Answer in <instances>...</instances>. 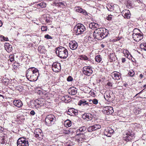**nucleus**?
I'll list each match as a JSON object with an SVG mask.
<instances>
[{"label":"nucleus","mask_w":146,"mask_h":146,"mask_svg":"<svg viewBox=\"0 0 146 146\" xmlns=\"http://www.w3.org/2000/svg\"><path fill=\"white\" fill-rule=\"evenodd\" d=\"M108 30L103 28L96 29L93 33L94 37L98 40H101L108 36Z\"/></svg>","instance_id":"nucleus-1"},{"label":"nucleus","mask_w":146,"mask_h":146,"mask_svg":"<svg viewBox=\"0 0 146 146\" xmlns=\"http://www.w3.org/2000/svg\"><path fill=\"white\" fill-rule=\"evenodd\" d=\"M56 54L60 58L63 59L66 58L68 56V53L67 50L62 46H60L56 48Z\"/></svg>","instance_id":"nucleus-2"},{"label":"nucleus","mask_w":146,"mask_h":146,"mask_svg":"<svg viewBox=\"0 0 146 146\" xmlns=\"http://www.w3.org/2000/svg\"><path fill=\"white\" fill-rule=\"evenodd\" d=\"M34 70L35 74H33L31 76V73H32V71H29L28 74L27 79L30 81H36L38 78V77L39 76V73L38 70V69H35Z\"/></svg>","instance_id":"nucleus-3"},{"label":"nucleus","mask_w":146,"mask_h":146,"mask_svg":"<svg viewBox=\"0 0 146 146\" xmlns=\"http://www.w3.org/2000/svg\"><path fill=\"white\" fill-rule=\"evenodd\" d=\"M56 121V118L53 115H48L45 119V122L46 125L50 126L54 124Z\"/></svg>","instance_id":"nucleus-4"},{"label":"nucleus","mask_w":146,"mask_h":146,"mask_svg":"<svg viewBox=\"0 0 146 146\" xmlns=\"http://www.w3.org/2000/svg\"><path fill=\"white\" fill-rule=\"evenodd\" d=\"M17 146H29V142L27 139L23 137L19 138L17 141Z\"/></svg>","instance_id":"nucleus-5"},{"label":"nucleus","mask_w":146,"mask_h":146,"mask_svg":"<svg viewBox=\"0 0 146 146\" xmlns=\"http://www.w3.org/2000/svg\"><path fill=\"white\" fill-rule=\"evenodd\" d=\"M75 29L77 35H79L83 33L85 31L86 28L83 25L78 24L76 25V27H75Z\"/></svg>","instance_id":"nucleus-6"},{"label":"nucleus","mask_w":146,"mask_h":146,"mask_svg":"<svg viewBox=\"0 0 146 146\" xmlns=\"http://www.w3.org/2000/svg\"><path fill=\"white\" fill-rule=\"evenodd\" d=\"M34 134L35 136L40 139L43 138V134L41 130L39 128L36 129L34 131Z\"/></svg>","instance_id":"nucleus-7"},{"label":"nucleus","mask_w":146,"mask_h":146,"mask_svg":"<svg viewBox=\"0 0 146 146\" xmlns=\"http://www.w3.org/2000/svg\"><path fill=\"white\" fill-rule=\"evenodd\" d=\"M82 72L84 75L88 76L90 75L93 72L92 68L89 66L84 67Z\"/></svg>","instance_id":"nucleus-8"},{"label":"nucleus","mask_w":146,"mask_h":146,"mask_svg":"<svg viewBox=\"0 0 146 146\" xmlns=\"http://www.w3.org/2000/svg\"><path fill=\"white\" fill-rule=\"evenodd\" d=\"M134 136V134L133 132L128 131L124 135L123 138L126 141H129L132 140Z\"/></svg>","instance_id":"nucleus-9"},{"label":"nucleus","mask_w":146,"mask_h":146,"mask_svg":"<svg viewBox=\"0 0 146 146\" xmlns=\"http://www.w3.org/2000/svg\"><path fill=\"white\" fill-rule=\"evenodd\" d=\"M52 69L54 72H59L61 69L60 63L57 62H54L52 65Z\"/></svg>","instance_id":"nucleus-10"},{"label":"nucleus","mask_w":146,"mask_h":146,"mask_svg":"<svg viewBox=\"0 0 146 146\" xmlns=\"http://www.w3.org/2000/svg\"><path fill=\"white\" fill-rule=\"evenodd\" d=\"M101 128V126L99 124H95L92 126L88 127L87 130L89 132H92Z\"/></svg>","instance_id":"nucleus-11"},{"label":"nucleus","mask_w":146,"mask_h":146,"mask_svg":"<svg viewBox=\"0 0 146 146\" xmlns=\"http://www.w3.org/2000/svg\"><path fill=\"white\" fill-rule=\"evenodd\" d=\"M114 132L111 128L109 127L105 129L104 131V134L105 135L108 137H110Z\"/></svg>","instance_id":"nucleus-12"},{"label":"nucleus","mask_w":146,"mask_h":146,"mask_svg":"<svg viewBox=\"0 0 146 146\" xmlns=\"http://www.w3.org/2000/svg\"><path fill=\"white\" fill-rule=\"evenodd\" d=\"M104 113L107 115L111 114L114 112L113 108L110 106H106L104 107Z\"/></svg>","instance_id":"nucleus-13"},{"label":"nucleus","mask_w":146,"mask_h":146,"mask_svg":"<svg viewBox=\"0 0 146 146\" xmlns=\"http://www.w3.org/2000/svg\"><path fill=\"white\" fill-rule=\"evenodd\" d=\"M87 130L86 127L84 126H83L77 130L76 133L78 134L79 136H84L83 134L86 132Z\"/></svg>","instance_id":"nucleus-14"},{"label":"nucleus","mask_w":146,"mask_h":146,"mask_svg":"<svg viewBox=\"0 0 146 146\" xmlns=\"http://www.w3.org/2000/svg\"><path fill=\"white\" fill-rule=\"evenodd\" d=\"M74 139L75 143L77 144H79L80 143H81L86 140L84 136H80L78 137L76 136Z\"/></svg>","instance_id":"nucleus-15"},{"label":"nucleus","mask_w":146,"mask_h":146,"mask_svg":"<svg viewBox=\"0 0 146 146\" xmlns=\"http://www.w3.org/2000/svg\"><path fill=\"white\" fill-rule=\"evenodd\" d=\"M142 33H139L135 35H132V37L134 40L137 42H139L143 38Z\"/></svg>","instance_id":"nucleus-16"},{"label":"nucleus","mask_w":146,"mask_h":146,"mask_svg":"<svg viewBox=\"0 0 146 146\" xmlns=\"http://www.w3.org/2000/svg\"><path fill=\"white\" fill-rule=\"evenodd\" d=\"M69 45L70 48L72 50L76 49L78 46L77 43L75 40L70 42Z\"/></svg>","instance_id":"nucleus-17"},{"label":"nucleus","mask_w":146,"mask_h":146,"mask_svg":"<svg viewBox=\"0 0 146 146\" xmlns=\"http://www.w3.org/2000/svg\"><path fill=\"white\" fill-rule=\"evenodd\" d=\"M74 10L76 12L83 14L85 15H88V13L85 10L82 9L79 7H75Z\"/></svg>","instance_id":"nucleus-18"},{"label":"nucleus","mask_w":146,"mask_h":146,"mask_svg":"<svg viewBox=\"0 0 146 146\" xmlns=\"http://www.w3.org/2000/svg\"><path fill=\"white\" fill-rule=\"evenodd\" d=\"M122 14L125 18L129 19L130 17V13L129 10H123L122 12Z\"/></svg>","instance_id":"nucleus-19"},{"label":"nucleus","mask_w":146,"mask_h":146,"mask_svg":"<svg viewBox=\"0 0 146 146\" xmlns=\"http://www.w3.org/2000/svg\"><path fill=\"white\" fill-rule=\"evenodd\" d=\"M111 74L112 77L114 79L118 80H119L121 78L120 73L119 72H113Z\"/></svg>","instance_id":"nucleus-20"},{"label":"nucleus","mask_w":146,"mask_h":146,"mask_svg":"<svg viewBox=\"0 0 146 146\" xmlns=\"http://www.w3.org/2000/svg\"><path fill=\"white\" fill-rule=\"evenodd\" d=\"M68 114L70 115H72L73 113L75 115H77L78 111L77 110L73 108H70L67 111Z\"/></svg>","instance_id":"nucleus-21"},{"label":"nucleus","mask_w":146,"mask_h":146,"mask_svg":"<svg viewBox=\"0 0 146 146\" xmlns=\"http://www.w3.org/2000/svg\"><path fill=\"white\" fill-rule=\"evenodd\" d=\"M13 103L14 105L18 108H20L23 105L22 102L20 100H14Z\"/></svg>","instance_id":"nucleus-22"},{"label":"nucleus","mask_w":146,"mask_h":146,"mask_svg":"<svg viewBox=\"0 0 146 146\" xmlns=\"http://www.w3.org/2000/svg\"><path fill=\"white\" fill-rule=\"evenodd\" d=\"M66 3L64 2H59L55 3V5L60 8H63L66 6Z\"/></svg>","instance_id":"nucleus-23"},{"label":"nucleus","mask_w":146,"mask_h":146,"mask_svg":"<svg viewBox=\"0 0 146 146\" xmlns=\"http://www.w3.org/2000/svg\"><path fill=\"white\" fill-rule=\"evenodd\" d=\"M104 97L107 101L108 102H110L112 100L111 98V96L110 93H106L104 95Z\"/></svg>","instance_id":"nucleus-24"},{"label":"nucleus","mask_w":146,"mask_h":146,"mask_svg":"<svg viewBox=\"0 0 146 146\" xmlns=\"http://www.w3.org/2000/svg\"><path fill=\"white\" fill-rule=\"evenodd\" d=\"M35 69H37L34 68V67H31V68H30L29 69H28L27 70V71H26V77L27 78V76L28 75V72H29H29L30 71H32V73H31V76H32V75H33V74H35V72H34V70H35Z\"/></svg>","instance_id":"nucleus-25"},{"label":"nucleus","mask_w":146,"mask_h":146,"mask_svg":"<svg viewBox=\"0 0 146 146\" xmlns=\"http://www.w3.org/2000/svg\"><path fill=\"white\" fill-rule=\"evenodd\" d=\"M5 48L7 51L8 52H11L12 50V46L11 45L8 44L5 45Z\"/></svg>","instance_id":"nucleus-26"},{"label":"nucleus","mask_w":146,"mask_h":146,"mask_svg":"<svg viewBox=\"0 0 146 146\" xmlns=\"http://www.w3.org/2000/svg\"><path fill=\"white\" fill-rule=\"evenodd\" d=\"M78 104L79 106H81L82 105L84 106L85 105L89 106L88 103L86 102V101H85L84 100H80L78 102Z\"/></svg>","instance_id":"nucleus-27"},{"label":"nucleus","mask_w":146,"mask_h":146,"mask_svg":"<svg viewBox=\"0 0 146 146\" xmlns=\"http://www.w3.org/2000/svg\"><path fill=\"white\" fill-rule=\"evenodd\" d=\"M68 93L69 94L72 95H75L77 92V91L72 88H70L68 90Z\"/></svg>","instance_id":"nucleus-28"},{"label":"nucleus","mask_w":146,"mask_h":146,"mask_svg":"<svg viewBox=\"0 0 146 146\" xmlns=\"http://www.w3.org/2000/svg\"><path fill=\"white\" fill-rule=\"evenodd\" d=\"M95 59V61L98 63L101 62L102 60L101 56L100 55L96 56Z\"/></svg>","instance_id":"nucleus-29"},{"label":"nucleus","mask_w":146,"mask_h":146,"mask_svg":"<svg viewBox=\"0 0 146 146\" xmlns=\"http://www.w3.org/2000/svg\"><path fill=\"white\" fill-rule=\"evenodd\" d=\"M44 49L45 47L44 46H39L38 48V51L40 53H42L44 51Z\"/></svg>","instance_id":"nucleus-30"},{"label":"nucleus","mask_w":146,"mask_h":146,"mask_svg":"<svg viewBox=\"0 0 146 146\" xmlns=\"http://www.w3.org/2000/svg\"><path fill=\"white\" fill-rule=\"evenodd\" d=\"M133 112L136 115H137L141 112V109L139 108H136L134 109Z\"/></svg>","instance_id":"nucleus-31"},{"label":"nucleus","mask_w":146,"mask_h":146,"mask_svg":"<svg viewBox=\"0 0 146 146\" xmlns=\"http://www.w3.org/2000/svg\"><path fill=\"white\" fill-rule=\"evenodd\" d=\"M71 121L69 120H66L64 123V125L66 127H68L71 125Z\"/></svg>","instance_id":"nucleus-32"},{"label":"nucleus","mask_w":146,"mask_h":146,"mask_svg":"<svg viewBox=\"0 0 146 146\" xmlns=\"http://www.w3.org/2000/svg\"><path fill=\"white\" fill-rule=\"evenodd\" d=\"M80 59L82 60H88V58L86 56L83 55H81L80 56Z\"/></svg>","instance_id":"nucleus-33"},{"label":"nucleus","mask_w":146,"mask_h":146,"mask_svg":"<svg viewBox=\"0 0 146 146\" xmlns=\"http://www.w3.org/2000/svg\"><path fill=\"white\" fill-rule=\"evenodd\" d=\"M140 31L137 29L135 28L133 31V34L132 35H135L139 34L140 33Z\"/></svg>","instance_id":"nucleus-34"},{"label":"nucleus","mask_w":146,"mask_h":146,"mask_svg":"<svg viewBox=\"0 0 146 146\" xmlns=\"http://www.w3.org/2000/svg\"><path fill=\"white\" fill-rule=\"evenodd\" d=\"M95 23H90L89 25V27L90 28H91L92 29L96 30L95 27Z\"/></svg>","instance_id":"nucleus-35"},{"label":"nucleus","mask_w":146,"mask_h":146,"mask_svg":"<svg viewBox=\"0 0 146 146\" xmlns=\"http://www.w3.org/2000/svg\"><path fill=\"white\" fill-rule=\"evenodd\" d=\"M86 118H87L89 120H91L92 119L93 117V116L90 113H87L86 114L85 116Z\"/></svg>","instance_id":"nucleus-36"},{"label":"nucleus","mask_w":146,"mask_h":146,"mask_svg":"<svg viewBox=\"0 0 146 146\" xmlns=\"http://www.w3.org/2000/svg\"><path fill=\"white\" fill-rule=\"evenodd\" d=\"M134 74L135 73L134 71L133 70H131L128 72L127 74V76H130L132 77L133 76Z\"/></svg>","instance_id":"nucleus-37"},{"label":"nucleus","mask_w":146,"mask_h":146,"mask_svg":"<svg viewBox=\"0 0 146 146\" xmlns=\"http://www.w3.org/2000/svg\"><path fill=\"white\" fill-rule=\"evenodd\" d=\"M113 4H111L108 6L107 8L108 10L110 11H113Z\"/></svg>","instance_id":"nucleus-38"},{"label":"nucleus","mask_w":146,"mask_h":146,"mask_svg":"<svg viewBox=\"0 0 146 146\" xmlns=\"http://www.w3.org/2000/svg\"><path fill=\"white\" fill-rule=\"evenodd\" d=\"M126 6L128 8L130 9L131 8L132 5L130 1H128L126 3Z\"/></svg>","instance_id":"nucleus-39"},{"label":"nucleus","mask_w":146,"mask_h":146,"mask_svg":"<svg viewBox=\"0 0 146 146\" xmlns=\"http://www.w3.org/2000/svg\"><path fill=\"white\" fill-rule=\"evenodd\" d=\"M140 46L141 48L143 49L146 50V44L145 43L141 44Z\"/></svg>","instance_id":"nucleus-40"},{"label":"nucleus","mask_w":146,"mask_h":146,"mask_svg":"<svg viewBox=\"0 0 146 146\" xmlns=\"http://www.w3.org/2000/svg\"><path fill=\"white\" fill-rule=\"evenodd\" d=\"M46 6V4L43 1L40 3V7L41 8H44Z\"/></svg>","instance_id":"nucleus-41"},{"label":"nucleus","mask_w":146,"mask_h":146,"mask_svg":"<svg viewBox=\"0 0 146 146\" xmlns=\"http://www.w3.org/2000/svg\"><path fill=\"white\" fill-rule=\"evenodd\" d=\"M118 6L116 5H113V11H116L117 10V9H118Z\"/></svg>","instance_id":"nucleus-42"},{"label":"nucleus","mask_w":146,"mask_h":146,"mask_svg":"<svg viewBox=\"0 0 146 146\" xmlns=\"http://www.w3.org/2000/svg\"><path fill=\"white\" fill-rule=\"evenodd\" d=\"M44 38L47 39H52V37L48 34L44 36Z\"/></svg>","instance_id":"nucleus-43"},{"label":"nucleus","mask_w":146,"mask_h":146,"mask_svg":"<svg viewBox=\"0 0 146 146\" xmlns=\"http://www.w3.org/2000/svg\"><path fill=\"white\" fill-rule=\"evenodd\" d=\"M112 16L111 15H109L106 19L109 21H111L112 19Z\"/></svg>","instance_id":"nucleus-44"},{"label":"nucleus","mask_w":146,"mask_h":146,"mask_svg":"<svg viewBox=\"0 0 146 146\" xmlns=\"http://www.w3.org/2000/svg\"><path fill=\"white\" fill-rule=\"evenodd\" d=\"M47 27L46 26H42L41 28V30L42 31H47Z\"/></svg>","instance_id":"nucleus-45"},{"label":"nucleus","mask_w":146,"mask_h":146,"mask_svg":"<svg viewBox=\"0 0 146 146\" xmlns=\"http://www.w3.org/2000/svg\"><path fill=\"white\" fill-rule=\"evenodd\" d=\"M1 37L3 39H2L1 40L2 41H7L8 40V39L7 37H5L4 36H1Z\"/></svg>","instance_id":"nucleus-46"},{"label":"nucleus","mask_w":146,"mask_h":146,"mask_svg":"<svg viewBox=\"0 0 146 146\" xmlns=\"http://www.w3.org/2000/svg\"><path fill=\"white\" fill-rule=\"evenodd\" d=\"M1 143L2 144H4L7 143L4 137L2 138V139H1Z\"/></svg>","instance_id":"nucleus-47"},{"label":"nucleus","mask_w":146,"mask_h":146,"mask_svg":"<svg viewBox=\"0 0 146 146\" xmlns=\"http://www.w3.org/2000/svg\"><path fill=\"white\" fill-rule=\"evenodd\" d=\"M92 102L94 104H96L98 103V100L96 99H94L92 100Z\"/></svg>","instance_id":"nucleus-48"},{"label":"nucleus","mask_w":146,"mask_h":146,"mask_svg":"<svg viewBox=\"0 0 146 146\" xmlns=\"http://www.w3.org/2000/svg\"><path fill=\"white\" fill-rule=\"evenodd\" d=\"M67 80L68 81H71L73 80V78L71 76H69L67 78Z\"/></svg>","instance_id":"nucleus-49"},{"label":"nucleus","mask_w":146,"mask_h":146,"mask_svg":"<svg viewBox=\"0 0 146 146\" xmlns=\"http://www.w3.org/2000/svg\"><path fill=\"white\" fill-rule=\"evenodd\" d=\"M10 61L11 62H12L14 60V58L13 56L12 55H10Z\"/></svg>","instance_id":"nucleus-50"},{"label":"nucleus","mask_w":146,"mask_h":146,"mask_svg":"<svg viewBox=\"0 0 146 146\" xmlns=\"http://www.w3.org/2000/svg\"><path fill=\"white\" fill-rule=\"evenodd\" d=\"M107 85L109 86L112 87V83L111 82H108L107 83Z\"/></svg>","instance_id":"nucleus-51"},{"label":"nucleus","mask_w":146,"mask_h":146,"mask_svg":"<svg viewBox=\"0 0 146 146\" xmlns=\"http://www.w3.org/2000/svg\"><path fill=\"white\" fill-rule=\"evenodd\" d=\"M30 114L32 115H34L35 114V112L34 110H33L31 111L30 112Z\"/></svg>","instance_id":"nucleus-52"},{"label":"nucleus","mask_w":146,"mask_h":146,"mask_svg":"<svg viewBox=\"0 0 146 146\" xmlns=\"http://www.w3.org/2000/svg\"><path fill=\"white\" fill-rule=\"evenodd\" d=\"M95 29H97V28H98L99 27V25L97 23H95Z\"/></svg>","instance_id":"nucleus-53"},{"label":"nucleus","mask_w":146,"mask_h":146,"mask_svg":"<svg viewBox=\"0 0 146 146\" xmlns=\"http://www.w3.org/2000/svg\"><path fill=\"white\" fill-rule=\"evenodd\" d=\"M123 52H125V53H126V54L127 55V56H129V52L127 51V50H125V51H123Z\"/></svg>","instance_id":"nucleus-54"},{"label":"nucleus","mask_w":146,"mask_h":146,"mask_svg":"<svg viewBox=\"0 0 146 146\" xmlns=\"http://www.w3.org/2000/svg\"><path fill=\"white\" fill-rule=\"evenodd\" d=\"M122 62H124L125 61V58H122Z\"/></svg>","instance_id":"nucleus-55"},{"label":"nucleus","mask_w":146,"mask_h":146,"mask_svg":"<svg viewBox=\"0 0 146 146\" xmlns=\"http://www.w3.org/2000/svg\"><path fill=\"white\" fill-rule=\"evenodd\" d=\"M36 7H40V3H39L36 5Z\"/></svg>","instance_id":"nucleus-56"},{"label":"nucleus","mask_w":146,"mask_h":146,"mask_svg":"<svg viewBox=\"0 0 146 146\" xmlns=\"http://www.w3.org/2000/svg\"><path fill=\"white\" fill-rule=\"evenodd\" d=\"M3 24L2 23L1 21L0 20V27H1L2 26Z\"/></svg>","instance_id":"nucleus-57"},{"label":"nucleus","mask_w":146,"mask_h":146,"mask_svg":"<svg viewBox=\"0 0 146 146\" xmlns=\"http://www.w3.org/2000/svg\"><path fill=\"white\" fill-rule=\"evenodd\" d=\"M143 75H142V74H140V75H139V77L141 78H142L143 77Z\"/></svg>","instance_id":"nucleus-58"},{"label":"nucleus","mask_w":146,"mask_h":146,"mask_svg":"<svg viewBox=\"0 0 146 146\" xmlns=\"http://www.w3.org/2000/svg\"><path fill=\"white\" fill-rule=\"evenodd\" d=\"M89 33L88 32V33H89V35L90 33H92L93 32L92 31H89Z\"/></svg>","instance_id":"nucleus-59"},{"label":"nucleus","mask_w":146,"mask_h":146,"mask_svg":"<svg viewBox=\"0 0 146 146\" xmlns=\"http://www.w3.org/2000/svg\"><path fill=\"white\" fill-rule=\"evenodd\" d=\"M49 20H48V19H46V21L47 23L49 22Z\"/></svg>","instance_id":"nucleus-60"},{"label":"nucleus","mask_w":146,"mask_h":146,"mask_svg":"<svg viewBox=\"0 0 146 146\" xmlns=\"http://www.w3.org/2000/svg\"><path fill=\"white\" fill-rule=\"evenodd\" d=\"M142 90L140 92H139L138 94H137L135 96H137V95H138V94H140V93H141L142 92Z\"/></svg>","instance_id":"nucleus-61"},{"label":"nucleus","mask_w":146,"mask_h":146,"mask_svg":"<svg viewBox=\"0 0 146 146\" xmlns=\"http://www.w3.org/2000/svg\"><path fill=\"white\" fill-rule=\"evenodd\" d=\"M119 40V39L117 38V39H116L115 41H116Z\"/></svg>","instance_id":"nucleus-62"},{"label":"nucleus","mask_w":146,"mask_h":146,"mask_svg":"<svg viewBox=\"0 0 146 146\" xmlns=\"http://www.w3.org/2000/svg\"><path fill=\"white\" fill-rule=\"evenodd\" d=\"M89 101L90 102H91V101H92V100H89Z\"/></svg>","instance_id":"nucleus-63"},{"label":"nucleus","mask_w":146,"mask_h":146,"mask_svg":"<svg viewBox=\"0 0 146 146\" xmlns=\"http://www.w3.org/2000/svg\"><path fill=\"white\" fill-rule=\"evenodd\" d=\"M144 87H146V85H145L144 86Z\"/></svg>","instance_id":"nucleus-64"}]
</instances>
